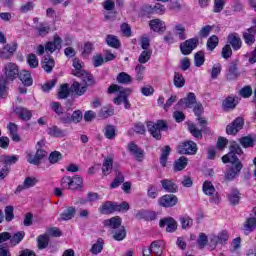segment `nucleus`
Here are the masks:
<instances>
[{
	"label": "nucleus",
	"mask_w": 256,
	"mask_h": 256,
	"mask_svg": "<svg viewBox=\"0 0 256 256\" xmlns=\"http://www.w3.org/2000/svg\"><path fill=\"white\" fill-rule=\"evenodd\" d=\"M117 92L118 95L114 98L113 103H115V105H121V103H124L125 109H131V103L129 102V99H127V96L132 93L131 88H123L117 84H112L108 87V93Z\"/></svg>",
	"instance_id": "nucleus-1"
},
{
	"label": "nucleus",
	"mask_w": 256,
	"mask_h": 256,
	"mask_svg": "<svg viewBox=\"0 0 256 256\" xmlns=\"http://www.w3.org/2000/svg\"><path fill=\"white\" fill-rule=\"evenodd\" d=\"M147 129L154 139H156L157 141H161L163 137L161 131H167V129H169V126L164 120H158L157 122L150 121L147 123Z\"/></svg>",
	"instance_id": "nucleus-2"
},
{
	"label": "nucleus",
	"mask_w": 256,
	"mask_h": 256,
	"mask_svg": "<svg viewBox=\"0 0 256 256\" xmlns=\"http://www.w3.org/2000/svg\"><path fill=\"white\" fill-rule=\"evenodd\" d=\"M229 153L224 155L222 157L223 163H232V165H237L238 163H241L239 161V158L237 155H241L243 153V150L241 149V146H239L236 142H233L229 147Z\"/></svg>",
	"instance_id": "nucleus-3"
},
{
	"label": "nucleus",
	"mask_w": 256,
	"mask_h": 256,
	"mask_svg": "<svg viewBox=\"0 0 256 256\" xmlns=\"http://www.w3.org/2000/svg\"><path fill=\"white\" fill-rule=\"evenodd\" d=\"M197 143L192 140L181 142L178 145L179 155H196L198 151Z\"/></svg>",
	"instance_id": "nucleus-4"
},
{
	"label": "nucleus",
	"mask_w": 256,
	"mask_h": 256,
	"mask_svg": "<svg viewBox=\"0 0 256 256\" xmlns=\"http://www.w3.org/2000/svg\"><path fill=\"white\" fill-rule=\"evenodd\" d=\"M199 39L191 38L180 44V51L182 55H191L194 49H197Z\"/></svg>",
	"instance_id": "nucleus-5"
},
{
	"label": "nucleus",
	"mask_w": 256,
	"mask_h": 256,
	"mask_svg": "<svg viewBox=\"0 0 256 256\" xmlns=\"http://www.w3.org/2000/svg\"><path fill=\"white\" fill-rule=\"evenodd\" d=\"M243 125H245V120L242 117H237L232 123L227 125V135H237L243 129Z\"/></svg>",
	"instance_id": "nucleus-6"
},
{
	"label": "nucleus",
	"mask_w": 256,
	"mask_h": 256,
	"mask_svg": "<svg viewBox=\"0 0 256 256\" xmlns=\"http://www.w3.org/2000/svg\"><path fill=\"white\" fill-rule=\"evenodd\" d=\"M160 207H175L179 203V198L173 194H166L158 199Z\"/></svg>",
	"instance_id": "nucleus-7"
},
{
	"label": "nucleus",
	"mask_w": 256,
	"mask_h": 256,
	"mask_svg": "<svg viewBox=\"0 0 256 256\" xmlns=\"http://www.w3.org/2000/svg\"><path fill=\"white\" fill-rule=\"evenodd\" d=\"M6 81H15L19 77V66L15 63H8L5 66Z\"/></svg>",
	"instance_id": "nucleus-8"
},
{
	"label": "nucleus",
	"mask_w": 256,
	"mask_h": 256,
	"mask_svg": "<svg viewBox=\"0 0 256 256\" xmlns=\"http://www.w3.org/2000/svg\"><path fill=\"white\" fill-rule=\"evenodd\" d=\"M228 45L232 47L234 51H239L243 47V41H241V36L236 32L230 33L227 37Z\"/></svg>",
	"instance_id": "nucleus-9"
},
{
	"label": "nucleus",
	"mask_w": 256,
	"mask_h": 256,
	"mask_svg": "<svg viewBox=\"0 0 256 256\" xmlns=\"http://www.w3.org/2000/svg\"><path fill=\"white\" fill-rule=\"evenodd\" d=\"M44 157H47V152L43 149H38L35 155L28 154L27 161L31 165H41Z\"/></svg>",
	"instance_id": "nucleus-10"
},
{
	"label": "nucleus",
	"mask_w": 256,
	"mask_h": 256,
	"mask_svg": "<svg viewBox=\"0 0 256 256\" xmlns=\"http://www.w3.org/2000/svg\"><path fill=\"white\" fill-rule=\"evenodd\" d=\"M61 43H63V40L59 36H54L53 41H49L45 45V51L46 53H54V51H60L61 50Z\"/></svg>",
	"instance_id": "nucleus-11"
},
{
	"label": "nucleus",
	"mask_w": 256,
	"mask_h": 256,
	"mask_svg": "<svg viewBox=\"0 0 256 256\" xmlns=\"http://www.w3.org/2000/svg\"><path fill=\"white\" fill-rule=\"evenodd\" d=\"M241 169H243L242 163H238L235 166L228 169L224 174L226 181H233V179H235L236 177H239V173H241Z\"/></svg>",
	"instance_id": "nucleus-12"
},
{
	"label": "nucleus",
	"mask_w": 256,
	"mask_h": 256,
	"mask_svg": "<svg viewBox=\"0 0 256 256\" xmlns=\"http://www.w3.org/2000/svg\"><path fill=\"white\" fill-rule=\"evenodd\" d=\"M159 226L162 228L166 227L167 233H174V231H177V221L171 217L161 219Z\"/></svg>",
	"instance_id": "nucleus-13"
},
{
	"label": "nucleus",
	"mask_w": 256,
	"mask_h": 256,
	"mask_svg": "<svg viewBox=\"0 0 256 256\" xmlns=\"http://www.w3.org/2000/svg\"><path fill=\"white\" fill-rule=\"evenodd\" d=\"M239 62L237 60L231 62L228 66V71L226 73V79L228 81H235L237 77H239V70H238Z\"/></svg>",
	"instance_id": "nucleus-14"
},
{
	"label": "nucleus",
	"mask_w": 256,
	"mask_h": 256,
	"mask_svg": "<svg viewBox=\"0 0 256 256\" xmlns=\"http://www.w3.org/2000/svg\"><path fill=\"white\" fill-rule=\"evenodd\" d=\"M197 104V96H195V93L190 92L187 94L186 97L179 100L177 105H185L187 109H192L194 105Z\"/></svg>",
	"instance_id": "nucleus-15"
},
{
	"label": "nucleus",
	"mask_w": 256,
	"mask_h": 256,
	"mask_svg": "<svg viewBox=\"0 0 256 256\" xmlns=\"http://www.w3.org/2000/svg\"><path fill=\"white\" fill-rule=\"evenodd\" d=\"M98 211L101 215H111L117 211L116 202L106 201L99 207Z\"/></svg>",
	"instance_id": "nucleus-16"
},
{
	"label": "nucleus",
	"mask_w": 256,
	"mask_h": 256,
	"mask_svg": "<svg viewBox=\"0 0 256 256\" xmlns=\"http://www.w3.org/2000/svg\"><path fill=\"white\" fill-rule=\"evenodd\" d=\"M17 51V43L13 44H6L1 50H0V57L1 59H9Z\"/></svg>",
	"instance_id": "nucleus-17"
},
{
	"label": "nucleus",
	"mask_w": 256,
	"mask_h": 256,
	"mask_svg": "<svg viewBox=\"0 0 256 256\" xmlns=\"http://www.w3.org/2000/svg\"><path fill=\"white\" fill-rule=\"evenodd\" d=\"M162 188L167 193H177L179 191V187L177 186V183L171 179H163L160 181Z\"/></svg>",
	"instance_id": "nucleus-18"
},
{
	"label": "nucleus",
	"mask_w": 256,
	"mask_h": 256,
	"mask_svg": "<svg viewBox=\"0 0 256 256\" xmlns=\"http://www.w3.org/2000/svg\"><path fill=\"white\" fill-rule=\"evenodd\" d=\"M150 29L155 33H165L167 31V27L165 23L161 19H153L149 23Z\"/></svg>",
	"instance_id": "nucleus-19"
},
{
	"label": "nucleus",
	"mask_w": 256,
	"mask_h": 256,
	"mask_svg": "<svg viewBox=\"0 0 256 256\" xmlns=\"http://www.w3.org/2000/svg\"><path fill=\"white\" fill-rule=\"evenodd\" d=\"M128 151H130L131 155H133L136 161H143L144 151L143 149L139 148L137 144L131 142L128 144Z\"/></svg>",
	"instance_id": "nucleus-20"
},
{
	"label": "nucleus",
	"mask_w": 256,
	"mask_h": 256,
	"mask_svg": "<svg viewBox=\"0 0 256 256\" xmlns=\"http://www.w3.org/2000/svg\"><path fill=\"white\" fill-rule=\"evenodd\" d=\"M244 229L247 233H253L256 229V207L253 208V215H250V217L245 221Z\"/></svg>",
	"instance_id": "nucleus-21"
},
{
	"label": "nucleus",
	"mask_w": 256,
	"mask_h": 256,
	"mask_svg": "<svg viewBox=\"0 0 256 256\" xmlns=\"http://www.w3.org/2000/svg\"><path fill=\"white\" fill-rule=\"evenodd\" d=\"M255 33H256V29L253 27L248 28L246 32L242 33L244 42L246 43V45H248V47L255 45Z\"/></svg>",
	"instance_id": "nucleus-22"
},
{
	"label": "nucleus",
	"mask_w": 256,
	"mask_h": 256,
	"mask_svg": "<svg viewBox=\"0 0 256 256\" xmlns=\"http://www.w3.org/2000/svg\"><path fill=\"white\" fill-rule=\"evenodd\" d=\"M14 113H16V115H18V117L22 119V121H30L31 117H33V113L31 112V110L23 108L21 106L16 107L14 109Z\"/></svg>",
	"instance_id": "nucleus-23"
},
{
	"label": "nucleus",
	"mask_w": 256,
	"mask_h": 256,
	"mask_svg": "<svg viewBox=\"0 0 256 256\" xmlns=\"http://www.w3.org/2000/svg\"><path fill=\"white\" fill-rule=\"evenodd\" d=\"M227 198L230 205H239V201H241V192H239L237 188H232L227 194Z\"/></svg>",
	"instance_id": "nucleus-24"
},
{
	"label": "nucleus",
	"mask_w": 256,
	"mask_h": 256,
	"mask_svg": "<svg viewBox=\"0 0 256 256\" xmlns=\"http://www.w3.org/2000/svg\"><path fill=\"white\" fill-rule=\"evenodd\" d=\"M148 249L152 250V253H154V255L156 256H163V250L165 249V244H163V241L161 240H156L150 244V247Z\"/></svg>",
	"instance_id": "nucleus-25"
},
{
	"label": "nucleus",
	"mask_w": 256,
	"mask_h": 256,
	"mask_svg": "<svg viewBox=\"0 0 256 256\" xmlns=\"http://www.w3.org/2000/svg\"><path fill=\"white\" fill-rule=\"evenodd\" d=\"M104 227H109L112 231L119 229L121 227V218L119 216L112 217L110 219L104 220Z\"/></svg>",
	"instance_id": "nucleus-26"
},
{
	"label": "nucleus",
	"mask_w": 256,
	"mask_h": 256,
	"mask_svg": "<svg viewBox=\"0 0 256 256\" xmlns=\"http://www.w3.org/2000/svg\"><path fill=\"white\" fill-rule=\"evenodd\" d=\"M41 66L46 73H51V71H53V67H55V60L51 58V56H44Z\"/></svg>",
	"instance_id": "nucleus-27"
},
{
	"label": "nucleus",
	"mask_w": 256,
	"mask_h": 256,
	"mask_svg": "<svg viewBox=\"0 0 256 256\" xmlns=\"http://www.w3.org/2000/svg\"><path fill=\"white\" fill-rule=\"evenodd\" d=\"M18 77L25 87H31V85H33V78L31 77V73H29V71L22 70L19 72Z\"/></svg>",
	"instance_id": "nucleus-28"
},
{
	"label": "nucleus",
	"mask_w": 256,
	"mask_h": 256,
	"mask_svg": "<svg viewBox=\"0 0 256 256\" xmlns=\"http://www.w3.org/2000/svg\"><path fill=\"white\" fill-rule=\"evenodd\" d=\"M48 135L50 137H56V138H63L67 135V132L58 126L54 125L48 128L47 130Z\"/></svg>",
	"instance_id": "nucleus-29"
},
{
	"label": "nucleus",
	"mask_w": 256,
	"mask_h": 256,
	"mask_svg": "<svg viewBox=\"0 0 256 256\" xmlns=\"http://www.w3.org/2000/svg\"><path fill=\"white\" fill-rule=\"evenodd\" d=\"M189 163V160L185 156H181L179 159L175 160L173 164V171L177 173L178 171H183L185 167H187V164Z\"/></svg>",
	"instance_id": "nucleus-30"
},
{
	"label": "nucleus",
	"mask_w": 256,
	"mask_h": 256,
	"mask_svg": "<svg viewBox=\"0 0 256 256\" xmlns=\"http://www.w3.org/2000/svg\"><path fill=\"white\" fill-rule=\"evenodd\" d=\"M125 237H127V230H125V226L112 230V238L115 241H123Z\"/></svg>",
	"instance_id": "nucleus-31"
},
{
	"label": "nucleus",
	"mask_w": 256,
	"mask_h": 256,
	"mask_svg": "<svg viewBox=\"0 0 256 256\" xmlns=\"http://www.w3.org/2000/svg\"><path fill=\"white\" fill-rule=\"evenodd\" d=\"M35 31H37V34L40 37H45L46 35H49V32L51 31V27L47 22H41L38 26L35 27Z\"/></svg>",
	"instance_id": "nucleus-32"
},
{
	"label": "nucleus",
	"mask_w": 256,
	"mask_h": 256,
	"mask_svg": "<svg viewBox=\"0 0 256 256\" xmlns=\"http://www.w3.org/2000/svg\"><path fill=\"white\" fill-rule=\"evenodd\" d=\"M239 143L244 149L253 148L255 147V138H252L251 135L244 136L239 139Z\"/></svg>",
	"instance_id": "nucleus-33"
},
{
	"label": "nucleus",
	"mask_w": 256,
	"mask_h": 256,
	"mask_svg": "<svg viewBox=\"0 0 256 256\" xmlns=\"http://www.w3.org/2000/svg\"><path fill=\"white\" fill-rule=\"evenodd\" d=\"M111 171H113V158L106 157L102 164V173L103 175H110Z\"/></svg>",
	"instance_id": "nucleus-34"
},
{
	"label": "nucleus",
	"mask_w": 256,
	"mask_h": 256,
	"mask_svg": "<svg viewBox=\"0 0 256 256\" xmlns=\"http://www.w3.org/2000/svg\"><path fill=\"white\" fill-rule=\"evenodd\" d=\"M116 81L121 85H130V83H133V78L127 72H120L117 75Z\"/></svg>",
	"instance_id": "nucleus-35"
},
{
	"label": "nucleus",
	"mask_w": 256,
	"mask_h": 256,
	"mask_svg": "<svg viewBox=\"0 0 256 256\" xmlns=\"http://www.w3.org/2000/svg\"><path fill=\"white\" fill-rule=\"evenodd\" d=\"M106 44L108 45V47H112L113 49H119L121 47V42L119 41V38L111 34H108L106 36Z\"/></svg>",
	"instance_id": "nucleus-36"
},
{
	"label": "nucleus",
	"mask_w": 256,
	"mask_h": 256,
	"mask_svg": "<svg viewBox=\"0 0 256 256\" xmlns=\"http://www.w3.org/2000/svg\"><path fill=\"white\" fill-rule=\"evenodd\" d=\"M104 136L106 139H109L110 141H113L115 137H117V130L115 129V126L113 125H107L103 129Z\"/></svg>",
	"instance_id": "nucleus-37"
},
{
	"label": "nucleus",
	"mask_w": 256,
	"mask_h": 256,
	"mask_svg": "<svg viewBox=\"0 0 256 256\" xmlns=\"http://www.w3.org/2000/svg\"><path fill=\"white\" fill-rule=\"evenodd\" d=\"M169 155H171V147L166 145L162 148V153L160 156V164L162 167H167V159H169Z\"/></svg>",
	"instance_id": "nucleus-38"
},
{
	"label": "nucleus",
	"mask_w": 256,
	"mask_h": 256,
	"mask_svg": "<svg viewBox=\"0 0 256 256\" xmlns=\"http://www.w3.org/2000/svg\"><path fill=\"white\" fill-rule=\"evenodd\" d=\"M83 187V177L80 175H75L74 177H71V183H70V189L73 191L77 189H81Z\"/></svg>",
	"instance_id": "nucleus-39"
},
{
	"label": "nucleus",
	"mask_w": 256,
	"mask_h": 256,
	"mask_svg": "<svg viewBox=\"0 0 256 256\" xmlns=\"http://www.w3.org/2000/svg\"><path fill=\"white\" fill-rule=\"evenodd\" d=\"M219 45V37L212 35L208 38L206 47L208 51H215V48Z\"/></svg>",
	"instance_id": "nucleus-40"
},
{
	"label": "nucleus",
	"mask_w": 256,
	"mask_h": 256,
	"mask_svg": "<svg viewBox=\"0 0 256 256\" xmlns=\"http://www.w3.org/2000/svg\"><path fill=\"white\" fill-rule=\"evenodd\" d=\"M74 70H72V75H74L75 77H79L81 75L83 70V64H81V60L74 58L73 59V63H72Z\"/></svg>",
	"instance_id": "nucleus-41"
},
{
	"label": "nucleus",
	"mask_w": 256,
	"mask_h": 256,
	"mask_svg": "<svg viewBox=\"0 0 256 256\" xmlns=\"http://www.w3.org/2000/svg\"><path fill=\"white\" fill-rule=\"evenodd\" d=\"M179 221L182 229L187 230L193 227V219L188 215L181 216Z\"/></svg>",
	"instance_id": "nucleus-42"
},
{
	"label": "nucleus",
	"mask_w": 256,
	"mask_h": 256,
	"mask_svg": "<svg viewBox=\"0 0 256 256\" xmlns=\"http://www.w3.org/2000/svg\"><path fill=\"white\" fill-rule=\"evenodd\" d=\"M202 191L205 195H208L209 197L215 195V186H213V183L210 181H205L202 186Z\"/></svg>",
	"instance_id": "nucleus-43"
},
{
	"label": "nucleus",
	"mask_w": 256,
	"mask_h": 256,
	"mask_svg": "<svg viewBox=\"0 0 256 256\" xmlns=\"http://www.w3.org/2000/svg\"><path fill=\"white\" fill-rule=\"evenodd\" d=\"M75 213H77L75 207L70 206L61 214V220L70 221V219H73V217H75Z\"/></svg>",
	"instance_id": "nucleus-44"
},
{
	"label": "nucleus",
	"mask_w": 256,
	"mask_h": 256,
	"mask_svg": "<svg viewBox=\"0 0 256 256\" xmlns=\"http://www.w3.org/2000/svg\"><path fill=\"white\" fill-rule=\"evenodd\" d=\"M173 33L178 35L180 41L187 39V36H185V26H183V24H176L173 28Z\"/></svg>",
	"instance_id": "nucleus-45"
},
{
	"label": "nucleus",
	"mask_w": 256,
	"mask_h": 256,
	"mask_svg": "<svg viewBox=\"0 0 256 256\" xmlns=\"http://www.w3.org/2000/svg\"><path fill=\"white\" fill-rule=\"evenodd\" d=\"M222 107H223L224 111H229L231 109H235V107H237V103L235 102V98H233L231 96L227 97L223 101Z\"/></svg>",
	"instance_id": "nucleus-46"
},
{
	"label": "nucleus",
	"mask_w": 256,
	"mask_h": 256,
	"mask_svg": "<svg viewBox=\"0 0 256 256\" xmlns=\"http://www.w3.org/2000/svg\"><path fill=\"white\" fill-rule=\"evenodd\" d=\"M38 249H47L49 245V235L42 234L37 237Z\"/></svg>",
	"instance_id": "nucleus-47"
},
{
	"label": "nucleus",
	"mask_w": 256,
	"mask_h": 256,
	"mask_svg": "<svg viewBox=\"0 0 256 256\" xmlns=\"http://www.w3.org/2000/svg\"><path fill=\"white\" fill-rule=\"evenodd\" d=\"M70 91H72V93H75L78 96H81L85 94V91H87V88L84 86H81L79 82H74L70 87Z\"/></svg>",
	"instance_id": "nucleus-48"
},
{
	"label": "nucleus",
	"mask_w": 256,
	"mask_h": 256,
	"mask_svg": "<svg viewBox=\"0 0 256 256\" xmlns=\"http://www.w3.org/2000/svg\"><path fill=\"white\" fill-rule=\"evenodd\" d=\"M71 93V88L69 84H63L58 91V99H67Z\"/></svg>",
	"instance_id": "nucleus-49"
},
{
	"label": "nucleus",
	"mask_w": 256,
	"mask_h": 256,
	"mask_svg": "<svg viewBox=\"0 0 256 256\" xmlns=\"http://www.w3.org/2000/svg\"><path fill=\"white\" fill-rule=\"evenodd\" d=\"M174 85L177 89H181V87H185V77L183 74L179 72L174 73Z\"/></svg>",
	"instance_id": "nucleus-50"
},
{
	"label": "nucleus",
	"mask_w": 256,
	"mask_h": 256,
	"mask_svg": "<svg viewBox=\"0 0 256 256\" xmlns=\"http://www.w3.org/2000/svg\"><path fill=\"white\" fill-rule=\"evenodd\" d=\"M7 97V78L5 76L0 77V99Z\"/></svg>",
	"instance_id": "nucleus-51"
},
{
	"label": "nucleus",
	"mask_w": 256,
	"mask_h": 256,
	"mask_svg": "<svg viewBox=\"0 0 256 256\" xmlns=\"http://www.w3.org/2000/svg\"><path fill=\"white\" fill-rule=\"evenodd\" d=\"M103 238H99L95 244L92 245L91 253L92 255H99L103 251Z\"/></svg>",
	"instance_id": "nucleus-52"
},
{
	"label": "nucleus",
	"mask_w": 256,
	"mask_h": 256,
	"mask_svg": "<svg viewBox=\"0 0 256 256\" xmlns=\"http://www.w3.org/2000/svg\"><path fill=\"white\" fill-rule=\"evenodd\" d=\"M124 181H125V176H123V173L117 172L115 179L110 184L111 189H117V187H119L121 183H124Z\"/></svg>",
	"instance_id": "nucleus-53"
},
{
	"label": "nucleus",
	"mask_w": 256,
	"mask_h": 256,
	"mask_svg": "<svg viewBox=\"0 0 256 256\" xmlns=\"http://www.w3.org/2000/svg\"><path fill=\"white\" fill-rule=\"evenodd\" d=\"M205 63V53L199 51L194 55V65L195 67H201Z\"/></svg>",
	"instance_id": "nucleus-54"
},
{
	"label": "nucleus",
	"mask_w": 256,
	"mask_h": 256,
	"mask_svg": "<svg viewBox=\"0 0 256 256\" xmlns=\"http://www.w3.org/2000/svg\"><path fill=\"white\" fill-rule=\"evenodd\" d=\"M189 131H190L191 135L193 137H195V139H203V131L204 130L203 129L199 130V128H197V126H195V124H191L189 126Z\"/></svg>",
	"instance_id": "nucleus-55"
},
{
	"label": "nucleus",
	"mask_w": 256,
	"mask_h": 256,
	"mask_svg": "<svg viewBox=\"0 0 256 256\" xmlns=\"http://www.w3.org/2000/svg\"><path fill=\"white\" fill-rule=\"evenodd\" d=\"M151 55H153V51H151V50L142 51L138 58L139 63H141V64L147 63V61H149V59H151Z\"/></svg>",
	"instance_id": "nucleus-56"
},
{
	"label": "nucleus",
	"mask_w": 256,
	"mask_h": 256,
	"mask_svg": "<svg viewBox=\"0 0 256 256\" xmlns=\"http://www.w3.org/2000/svg\"><path fill=\"white\" fill-rule=\"evenodd\" d=\"M48 159L52 165H55V163H59V161L63 159V154H61L59 151H54L50 153Z\"/></svg>",
	"instance_id": "nucleus-57"
},
{
	"label": "nucleus",
	"mask_w": 256,
	"mask_h": 256,
	"mask_svg": "<svg viewBox=\"0 0 256 256\" xmlns=\"http://www.w3.org/2000/svg\"><path fill=\"white\" fill-rule=\"evenodd\" d=\"M25 238V232H17L12 238H10L11 245H19L20 242Z\"/></svg>",
	"instance_id": "nucleus-58"
},
{
	"label": "nucleus",
	"mask_w": 256,
	"mask_h": 256,
	"mask_svg": "<svg viewBox=\"0 0 256 256\" xmlns=\"http://www.w3.org/2000/svg\"><path fill=\"white\" fill-rule=\"evenodd\" d=\"M112 115H115V110L113 107H103L100 110V117H103V119H107V117H112Z\"/></svg>",
	"instance_id": "nucleus-59"
},
{
	"label": "nucleus",
	"mask_w": 256,
	"mask_h": 256,
	"mask_svg": "<svg viewBox=\"0 0 256 256\" xmlns=\"http://www.w3.org/2000/svg\"><path fill=\"white\" fill-rule=\"evenodd\" d=\"M27 63L32 69L39 67V59H37L35 54H29L27 56Z\"/></svg>",
	"instance_id": "nucleus-60"
},
{
	"label": "nucleus",
	"mask_w": 256,
	"mask_h": 256,
	"mask_svg": "<svg viewBox=\"0 0 256 256\" xmlns=\"http://www.w3.org/2000/svg\"><path fill=\"white\" fill-rule=\"evenodd\" d=\"M23 183L27 189H31L32 187H35L37 183H39V179H37L36 177L28 176L24 179Z\"/></svg>",
	"instance_id": "nucleus-61"
},
{
	"label": "nucleus",
	"mask_w": 256,
	"mask_h": 256,
	"mask_svg": "<svg viewBox=\"0 0 256 256\" xmlns=\"http://www.w3.org/2000/svg\"><path fill=\"white\" fill-rule=\"evenodd\" d=\"M221 56L223 59H231L233 56V49H231V45L226 44L221 51Z\"/></svg>",
	"instance_id": "nucleus-62"
},
{
	"label": "nucleus",
	"mask_w": 256,
	"mask_h": 256,
	"mask_svg": "<svg viewBox=\"0 0 256 256\" xmlns=\"http://www.w3.org/2000/svg\"><path fill=\"white\" fill-rule=\"evenodd\" d=\"M77 77H80L86 85H93V75L89 72L82 71L81 74Z\"/></svg>",
	"instance_id": "nucleus-63"
},
{
	"label": "nucleus",
	"mask_w": 256,
	"mask_h": 256,
	"mask_svg": "<svg viewBox=\"0 0 256 256\" xmlns=\"http://www.w3.org/2000/svg\"><path fill=\"white\" fill-rule=\"evenodd\" d=\"M15 209L13 206H6L4 213H5V220L6 221H11L12 219H15V214H14Z\"/></svg>",
	"instance_id": "nucleus-64"
}]
</instances>
